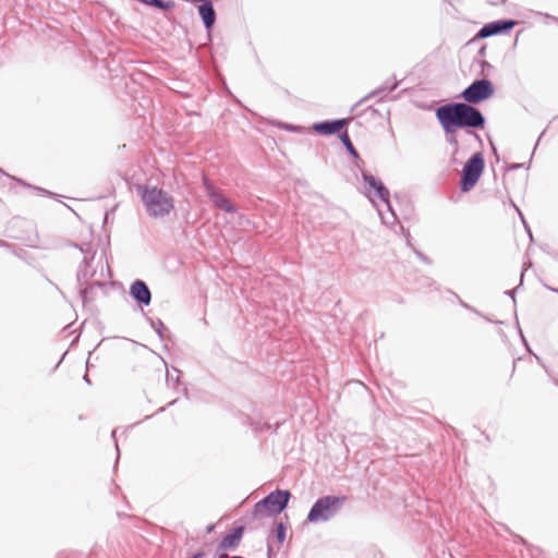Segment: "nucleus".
I'll list each match as a JSON object with an SVG mask.
<instances>
[{"instance_id":"obj_34","label":"nucleus","mask_w":558,"mask_h":558,"mask_svg":"<svg viewBox=\"0 0 558 558\" xmlns=\"http://www.w3.org/2000/svg\"><path fill=\"white\" fill-rule=\"evenodd\" d=\"M538 14H539V15L545 16L546 19H550V20H553V21H555V22H557V21H558V17H556V16H554V15H550V14H548V13H538Z\"/></svg>"},{"instance_id":"obj_8","label":"nucleus","mask_w":558,"mask_h":558,"mask_svg":"<svg viewBox=\"0 0 558 558\" xmlns=\"http://www.w3.org/2000/svg\"><path fill=\"white\" fill-rule=\"evenodd\" d=\"M76 248H78L84 257L82 263L78 266L76 272V280L78 286L87 284L95 279H101L99 277V271L97 269L90 270V264L94 262L96 255V248L90 244L78 245L74 244Z\"/></svg>"},{"instance_id":"obj_17","label":"nucleus","mask_w":558,"mask_h":558,"mask_svg":"<svg viewBox=\"0 0 558 558\" xmlns=\"http://www.w3.org/2000/svg\"><path fill=\"white\" fill-rule=\"evenodd\" d=\"M339 140L341 141L342 145L347 149L348 154L350 156H352L354 159H356V167L359 169H361V165L360 163H363V161L361 160L359 151L354 147V145H353V143H352V141L350 138V135H349L347 130H344L343 132H341L339 134Z\"/></svg>"},{"instance_id":"obj_30","label":"nucleus","mask_w":558,"mask_h":558,"mask_svg":"<svg viewBox=\"0 0 558 558\" xmlns=\"http://www.w3.org/2000/svg\"><path fill=\"white\" fill-rule=\"evenodd\" d=\"M519 333H520V337H521L522 343L525 345V348H526L527 350H530L529 342H527L526 338L524 337V335H523V332H522V330H521L520 328H519Z\"/></svg>"},{"instance_id":"obj_31","label":"nucleus","mask_w":558,"mask_h":558,"mask_svg":"<svg viewBox=\"0 0 558 558\" xmlns=\"http://www.w3.org/2000/svg\"><path fill=\"white\" fill-rule=\"evenodd\" d=\"M522 167H524V163H511V165L508 166L507 169L508 170H517V169H520Z\"/></svg>"},{"instance_id":"obj_22","label":"nucleus","mask_w":558,"mask_h":558,"mask_svg":"<svg viewBox=\"0 0 558 558\" xmlns=\"http://www.w3.org/2000/svg\"><path fill=\"white\" fill-rule=\"evenodd\" d=\"M451 293L457 298L459 304L464 307L465 310L485 318L486 320L490 322V323H494V320H492L490 318H488L487 316H485L484 314H482L480 311H477L475 307L471 306L470 304L465 303L457 293L452 292ZM495 324H502L501 320H495Z\"/></svg>"},{"instance_id":"obj_45","label":"nucleus","mask_w":558,"mask_h":558,"mask_svg":"<svg viewBox=\"0 0 558 558\" xmlns=\"http://www.w3.org/2000/svg\"><path fill=\"white\" fill-rule=\"evenodd\" d=\"M368 109H371L373 112H376V109H374L373 107H369Z\"/></svg>"},{"instance_id":"obj_10","label":"nucleus","mask_w":558,"mask_h":558,"mask_svg":"<svg viewBox=\"0 0 558 558\" xmlns=\"http://www.w3.org/2000/svg\"><path fill=\"white\" fill-rule=\"evenodd\" d=\"M99 264H102L101 259L99 260ZM99 277L101 279H95L92 282H88L87 284L78 286V293L84 305L87 304L88 302H92L95 299L96 288L101 289L107 286L106 279L111 277L108 264L106 265V267L104 265H100Z\"/></svg>"},{"instance_id":"obj_41","label":"nucleus","mask_w":558,"mask_h":558,"mask_svg":"<svg viewBox=\"0 0 558 558\" xmlns=\"http://www.w3.org/2000/svg\"><path fill=\"white\" fill-rule=\"evenodd\" d=\"M534 356H535L536 361H537L539 364H542V365H543V363H542V359H541L538 355H536V354H534Z\"/></svg>"},{"instance_id":"obj_16","label":"nucleus","mask_w":558,"mask_h":558,"mask_svg":"<svg viewBox=\"0 0 558 558\" xmlns=\"http://www.w3.org/2000/svg\"><path fill=\"white\" fill-rule=\"evenodd\" d=\"M399 86V81H397L395 78L393 83L389 84L388 82H386L385 84H383L381 86H379L378 88L372 90L369 94H367L365 97H363L362 99H360L355 106H360L362 105L363 102H365L366 100L371 99V98H374V97H379V100H384L385 97L393 92L395 89H397V87Z\"/></svg>"},{"instance_id":"obj_43","label":"nucleus","mask_w":558,"mask_h":558,"mask_svg":"<svg viewBox=\"0 0 558 558\" xmlns=\"http://www.w3.org/2000/svg\"><path fill=\"white\" fill-rule=\"evenodd\" d=\"M544 134H545V130H544V131H542V133H541V135H539V137H538V140H537V143L541 141V137H542Z\"/></svg>"},{"instance_id":"obj_7","label":"nucleus","mask_w":558,"mask_h":558,"mask_svg":"<svg viewBox=\"0 0 558 558\" xmlns=\"http://www.w3.org/2000/svg\"><path fill=\"white\" fill-rule=\"evenodd\" d=\"M495 94V86L487 77L474 80L460 94L463 102L476 106L492 98Z\"/></svg>"},{"instance_id":"obj_40","label":"nucleus","mask_w":558,"mask_h":558,"mask_svg":"<svg viewBox=\"0 0 558 558\" xmlns=\"http://www.w3.org/2000/svg\"><path fill=\"white\" fill-rule=\"evenodd\" d=\"M17 181H19L22 185L31 187V185H29V184H27L26 182H24V181H22V180H17Z\"/></svg>"},{"instance_id":"obj_29","label":"nucleus","mask_w":558,"mask_h":558,"mask_svg":"<svg viewBox=\"0 0 558 558\" xmlns=\"http://www.w3.org/2000/svg\"><path fill=\"white\" fill-rule=\"evenodd\" d=\"M116 434H117V429H113L111 432V437L112 439L114 440V447H116V450H117V461L119 460V457H120V449H119V446H118V440L116 438Z\"/></svg>"},{"instance_id":"obj_3","label":"nucleus","mask_w":558,"mask_h":558,"mask_svg":"<svg viewBox=\"0 0 558 558\" xmlns=\"http://www.w3.org/2000/svg\"><path fill=\"white\" fill-rule=\"evenodd\" d=\"M345 495H326L312 505L306 521L310 523L327 522L335 518L347 501Z\"/></svg>"},{"instance_id":"obj_11","label":"nucleus","mask_w":558,"mask_h":558,"mask_svg":"<svg viewBox=\"0 0 558 558\" xmlns=\"http://www.w3.org/2000/svg\"><path fill=\"white\" fill-rule=\"evenodd\" d=\"M203 185L206 191L207 196L213 202L214 206L223 210L225 213L232 214L236 211V206L232 204L228 197L218 190L213 182L204 177L203 178Z\"/></svg>"},{"instance_id":"obj_38","label":"nucleus","mask_w":558,"mask_h":558,"mask_svg":"<svg viewBox=\"0 0 558 558\" xmlns=\"http://www.w3.org/2000/svg\"><path fill=\"white\" fill-rule=\"evenodd\" d=\"M83 379H84V381H85L86 384H88V385H90V384H92V383H90V379H89V377H88L87 375H84Z\"/></svg>"},{"instance_id":"obj_32","label":"nucleus","mask_w":558,"mask_h":558,"mask_svg":"<svg viewBox=\"0 0 558 558\" xmlns=\"http://www.w3.org/2000/svg\"><path fill=\"white\" fill-rule=\"evenodd\" d=\"M267 558H272V546L270 542H267Z\"/></svg>"},{"instance_id":"obj_24","label":"nucleus","mask_w":558,"mask_h":558,"mask_svg":"<svg viewBox=\"0 0 558 558\" xmlns=\"http://www.w3.org/2000/svg\"><path fill=\"white\" fill-rule=\"evenodd\" d=\"M522 280H523V272L521 274V280H520L519 286H518V287H515L514 289H511V290H507V291H505V294L512 299V302H513V304H514V305H515V303H517V300H515V292H517V291L520 289V287L522 286Z\"/></svg>"},{"instance_id":"obj_33","label":"nucleus","mask_w":558,"mask_h":558,"mask_svg":"<svg viewBox=\"0 0 558 558\" xmlns=\"http://www.w3.org/2000/svg\"><path fill=\"white\" fill-rule=\"evenodd\" d=\"M477 54L481 56V57H484L486 54V45H483L478 51H477Z\"/></svg>"},{"instance_id":"obj_21","label":"nucleus","mask_w":558,"mask_h":558,"mask_svg":"<svg viewBox=\"0 0 558 558\" xmlns=\"http://www.w3.org/2000/svg\"><path fill=\"white\" fill-rule=\"evenodd\" d=\"M274 534L279 544L286 541L287 536V524L284 522H275Z\"/></svg>"},{"instance_id":"obj_6","label":"nucleus","mask_w":558,"mask_h":558,"mask_svg":"<svg viewBox=\"0 0 558 558\" xmlns=\"http://www.w3.org/2000/svg\"><path fill=\"white\" fill-rule=\"evenodd\" d=\"M484 169L485 158L483 151H475L463 165L459 182L460 191L462 193L472 191L480 181Z\"/></svg>"},{"instance_id":"obj_44","label":"nucleus","mask_w":558,"mask_h":558,"mask_svg":"<svg viewBox=\"0 0 558 558\" xmlns=\"http://www.w3.org/2000/svg\"><path fill=\"white\" fill-rule=\"evenodd\" d=\"M166 411V407H162L158 410V412H165Z\"/></svg>"},{"instance_id":"obj_13","label":"nucleus","mask_w":558,"mask_h":558,"mask_svg":"<svg viewBox=\"0 0 558 558\" xmlns=\"http://www.w3.org/2000/svg\"><path fill=\"white\" fill-rule=\"evenodd\" d=\"M349 120L345 118L332 119V120H323L319 122L313 123V130L320 135L330 136L340 134L343 132V129L348 126Z\"/></svg>"},{"instance_id":"obj_42","label":"nucleus","mask_w":558,"mask_h":558,"mask_svg":"<svg viewBox=\"0 0 558 558\" xmlns=\"http://www.w3.org/2000/svg\"><path fill=\"white\" fill-rule=\"evenodd\" d=\"M35 190L39 191V192H45V193H49L48 191L41 189V187H34Z\"/></svg>"},{"instance_id":"obj_9","label":"nucleus","mask_w":558,"mask_h":558,"mask_svg":"<svg viewBox=\"0 0 558 558\" xmlns=\"http://www.w3.org/2000/svg\"><path fill=\"white\" fill-rule=\"evenodd\" d=\"M517 25L512 19H500L484 24L475 35V38L485 39L496 35L509 34Z\"/></svg>"},{"instance_id":"obj_39","label":"nucleus","mask_w":558,"mask_h":558,"mask_svg":"<svg viewBox=\"0 0 558 558\" xmlns=\"http://www.w3.org/2000/svg\"><path fill=\"white\" fill-rule=\"evenodd\" d=\"M177 402H178V399H174V400H172L171 402H169V403H168V407H172V405H174Z\"/></svg>"},{"instance_id":"obj_28","label":"nucleus","mask_w":558,"mask_h":558,"mask_svg":"<svg viewBox=\"0 0 558 558\" xmlns=\"http://www.w3.org/2000/svg\"><path fill=\"white\" fill-rule=\"evenodd\" d=\"M415 255L425 264H432L430 258L421 251H415Z\"/></svg>"},{"instance_id":"obj_19","label":"nucleus","mask_w":558,"mask_h":558,"mask_svg":"<svg viewBox=\"0 0 558 558\" xmlns=\"http://www.w3.org/2000/svg\"><path fill=\"white\" fill-rule=\"evenodd\" d=\"M144 316H145L146 320L149 323L150 327L156 331L159 339L161 341H163L166 338V332H168V328L163 324V322L159 318L154 319V318L147 316L146 314H144Z\"/></svg>"},{"instance_id":"obj_25","label":"nucleus","mask_w":558,"mask_h":558,"mask_svg":"<svg viewBox=\"0 0 558 558\" xmlns=\"http://www.w3.org/2000/svg\"><path fill=\"white\" fill-rule=\"evenodd\" d=\"M172 369H173V372L177 373V377L174 378V376L170 372H167L166 380H167L168 384L173 381L175 385H178L179 384V376H180L181 372L178 368H175V367H173Z\"/></svg>"},{"instance_id":"obj_12","label":"nucleus","mask_w":558,"mask_h":558,"mask_svg":"<svg viewBox=\"0 0 558 558\" xmlns=\"http://www.w3.org/2000/svg\"><path fill=\"white\" fill-rule=\"evenodd\" d=\"M130 296L143 310L151 303V291L142 279H135L129 290Z\"/></svg>"},{"instance_id":"obj_35","label":"nucleus","mask_w":558,"mask_h":558,"mask_svg":"<svg viewBox=\"0 0 558 558\" xmlns=\"http://www.w3.org/2000/svg\"><path fill=\"white\" fill-rule=\"evenodd\" d=\"M488 140H489V144H490V146H492V148H493V150H494L495 155H497V149H496V147H495L494 142L492 141V138H488Z\"/></svg>"},{"instance_id":"obj_5","label":"nucleus","mask_w":558,"mask_h":558,"mask_svg":"<svg viewBox=\"0 0 558 558\" xmlns=\"http://www.w3.org/2000/svg\"><path fill=\"white\" fill-rule=\"evenodd\" d=\"M291 497L289 489H275L254 505V515L272 517L280 514L288 508Z\"/></svg>"},{"instance_id":"obj_4","label":"nucleus","mask_w":558,"mask_h":558,"mask_svg":"<svg viewBox=\"0 0 558 558\" xmlns=\"http://www.w3.org/2000/svg\"><path fill=\"white\" fill-rule=\"evenodd\" d=\"M361 175L365 184V195L372 201L373 192L375 196L386 205L387 210L389 211V217H386L379 213L381 221L385 225H393L398 220V217L391 205L390 191L379 178L375 177L371 172L361 169Z\"/></svg>"},{"instance_id":"obj_1","label":"nucleus","mask_w":558,"mask_h":558,"mask_svg":"<svg viewBox=\"0 0 558 558\" xmlns=\"http://www.w3.org/2000/svg\"><path fill=\"white\" fill-rule=\"evenodd\" d=\"M435 117L440 126H447V130L463 131L466 137L474 138L480 147H483V141L477 130H484L486 117L474 106L463 101H450L436 108Z\"/></svg>"},{"instance_id":"obj_26","label":"nucleus","mask_w":558,"mask_h":558,"mask_svg":"<svg viewBox=\"0 0 558 558\" xmlns=\"http://www.w3.org/2000/svg\"><path fill=\"white\" fill-rule=\"evenodd\" d=\"M478 63H480V66H481V70H482V72H481L482 75H484V73L486 71L493 69V65L488 61H486V60H481Z\"/></svg>"},{"instance_id":"obj_15","label":"nucleus","mask_w":558,"mask_h":558,"mask_svg":"<svg viewBox=\"0 0 558 558\" xmlns=\"http://www.w3.org/2000/svg\"><path fill=\"white\" fill-rule=\"evenodd\" d=\"M244 534L243 526L232 527L219 542L218 548L221 550L234 549L238 547Z\"/></svg>"},{"instance_id":"obj_2","label":"nucleus","mask_w":558,"mask_h":558,"mask_svg":"<svg viewBox=\"0 0 558 558\" xmlns=\"http://www.w3.org/2000/svg\"><path fill=\"white\" fill-rule=\"evenodd\" d=\"M136 192L146 213L151 218H162L174 209V199L163 189L149 184H137Z\"/></svg>"},{"instance_id":"obj_18","label":"nucleus","mask_w":558,"mask_h":558,"mask_svg":"<svg viewBox=\"0 0 558 558\" xmlns=\"http://www.w3.org/2000/svg\"><path fill=\"white\" fill-rule=\"evenodd\" d=\"M444 133H445V136H446V142L452 147V157L454 158L458 154H459V150H460V145H459V141H458V131L456 130H447V126H441Z\"/></svg>"},{"instance_id":"obj_23","label":"nucleus","mask_w":558,"mask_h":558,"mask_svg":"<svg viewBox=\"0 0 558 558\" xmlns=\"http://www.w3.org/2000/svg\"><path fill=\"white\" fill-rule=\"evenodd\" d=\"M278 126L282 130H286V131L292 132V133H300L303 130V128L300 125H295V124H291V123H287V122H279Z\"/></svg>"},{"instance_id":"obj_14","label":"nucleus","mask_w":558,"mask_h":558,"mask_svg":"<svg viewBox=\"0 0 558 558\" xmlns=\"http://www.w3.org/2000/svg\"><path fill=\"white\" fill-rule=\"evenodd\" d=\"M197 12L203 22L204 28L207 33H210L217 20L213 1H203V3L197 7Z\"/></svg>"},{"instance_id":"obj_36","label":"nucleus","mask_w":558,"mask_h":558,"mask_svg":"<svg viewBox=\"0 0 558 558\" xmlns=\"http://www.w3.org/2000/svg\"><path fill=\"white\" fill-rule=\"evenodd\" d=\"M214 529H215V525H214V524H209V525H207V526H206V531H207L208 533L213 532V531H214Z\"/></svg>"},{"instance_id":"obj_27","label":"nucleus","mask_w":558,"mask_h":558,"mask_svg":"<svg viewBox=\"0 0 558 558\" xmlns=\"http://www.w3.org/2000/svg\"><path fill=\"white\" fill-rule=\"evenodd\" d=\"M517 210H518V213H519V215H520V217H521V220H522V222H523V225H524V227H525V230H526V232H527V234H529L530 239L533 241L532 231H531L530 227L527 226V223H526V221H525V219H524V216H523V215H522V213L519 210V208H517Z\"/></svg>"},{"instance_id":"obj_20","label":"nucleus","mask_w":558,"mask_h":558,"mask_svg":"<svg viewBox=\"0 0 558 558\" xmlns=\"http://www.w3.org/2000/svg\"><path fill=\"white\" fill-rule=\"evenodd\" d=\"M142 4L163 10V11H170L174 8V2L172 0H137Z\"/></svg>"},{"instance_id":"obj_37","label":"nucleus","mask_w":558,"mask_h":558,"mask_svg":"<svg viewBox=\"0 0 558 558\" xmlns=\"http://www.w3.org/2000/svg\"><path fill=\"white\" fill-rule=\"evenodd\" d=\"M183 395L186 399H189V390L186 387H183Z\"/></svg>"}]
</instances>
